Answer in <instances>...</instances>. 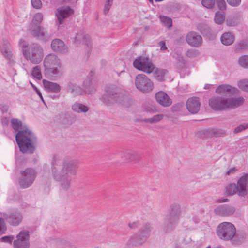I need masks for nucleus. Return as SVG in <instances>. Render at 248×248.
<instances>
[{"instance_id":"79ce46f5","label":"nucleus","mask_w":248,"mask_h":248,"mask_svg":"<svg viewBox=\"0 0 248 248\" xmlns=\"http://www.w3.org/2000/svg\"><path fill=\"white\" fill-rule=\"evenodd\" d=\"M248 128V123H244L241 124H240L237 126L234 130L233 132L234 133H238L242 132L243 130Z\"/></svg>"},{"instance_id":"de8ad7c7","label":"nucleus","mask_w":248,"mask_h":248,"mask_svg":"<svg viewBox=\"0 0 248 248\" xmlns=\"http://www.w3.org/2000/svg\"><path fill=\"white\" fill-rule=\"evenodd\" d=\"M216 3L220 10H224L226 9V4L224 0H217Z\"/></svg>"},{"instance_id":"09e8293b","label":"nucleus","mask_w":248,"mask_h":248,"mask_svg":"<svg viewBox=\"0 0 248 248\" xmlns=\"http://www.w3.org/2000/svg\"><path fill=\"white\" fill-rule=\"evenodd\" d=\"M14 239L13 236H5L0 238V241L11 244Z\"/></svg>"},{"instance_id":"8fccbe9b","label":"nucleus","mask_w":248,"mask_h":248,"mask_svg":"<svg viewBox=\"0 0 248 248\" xmlns=\"http://www.w3.org/2000/svg\"><path fill=\"white\" fill-rule=\"evenodd\" d=\"M228 3L232 6H238L240 4L241 0H226Z\"/></svg>"},{"instance_id":"f8f14e48","label":"nucleus","mask_w":248,"mask_h":248,"mask_svg":"<svg viewBox=\"0 0 248 248\" xmlns=\"http://www.w3.org/2000/svg\"><path fill=\"white\" fill-rule=\"evenodd\" d=\"M135 84L140 91L144 93L150 92L154 88V84L151 80L142 74H138L136 77Z\"/></svg>"},{"instance_id":"13d9d810","label":"nucleus","mask_w":248,"mask_h":248,"mask_svg":"<svg viewBox=\"0 0 248 248\" xmlns=\"http://www.w3.org/2000/svg\"><path fill=\"white\" fill-rule=\"evenodd\" d=\"M228 201H229V199H227V198H222L218 200V202L220 203L226 202H228Z\"/></svg>"},{"instance_id":"c9c22d12","label":"nucleus","mask_w":248,"mask_h":248,"mask_svg":"<svg viewBox=\"0 0 248 248\" xmlns=\"http://www.w3.org/2000/svg\"><path fill=\"white\" fill-rule=\"evenodd\" d=\"M225 19V16L220 13L219 12H217L216 13L215 17H214V21L216 23L220 25L222 24Z\"/></svg>"},{"instance_id":"864d4df0","label":"nucleus","mask_w":248,"mask_h":248,"mask_svg":"<svg viewBox=\"0 0 248 248\" xmlns=\"http://www.w3.org/2000/svg\"><path fill=\"white\" fill-rule=\"evenodd\" d=\"M158 46L160 47V50L162 51H164L167 49V47H166L165 42L164 41H160L158 43Z\"/></svg>"},{"instance_id":"680f3d73","label":"nucleus","mask_w":248,"mask_h":248,"mask_svg":"<svg viewBox=\"0 0 248 248\" xmlns=\"http://www.w3.org/2000/svg\"><path fill=\"white\" fill-rule=\"evenodd\" d=\"M61 117L63 118L68 119V118L70 117V115L69 114H65L64 115H62L61 116Z\"/></svg>"},{"instance_id":"774afa93","label":"nucleus","mask_w":248,"mask_h":248,"mask_svg":"<svg viewBox=\"0 0 248 248\" xmlns=\"http://www.w3.org/2000/svg\"><path fill=\"white\" fill-rule=\"evenodd\" d=\"M152 110L153 112H155L156 111V110L155 108H154V109H152Z\"/></svg>"},{"instance_id":"ea45409f","label":"nucleus","mask_w":248,"mask_h":248,"mask_svg":"<svg viewBox=\"0 0 248 248\" xmlns=\"http://www.w3.org/2000/svg\"><path fill=\"white\" fill-rule=\"evenodd\" d=\"M199 54V51L194 49H189L187 50L186 53L187 57L191 58H195L198 56Z\"/></svg>"},{"instance_id":"2eb2a0df","label":"nucleus","mask_w":248,"mask_h":248,"mask_svg":"<svg viewBox=\"0 0 248 248\" xmlns=\"http://www.w3.org/2000/svg\"><path fill=\"white\" fill-rule=\"evenodd\" d=\"M29 232L23 230L16 235V239L13 241L14 248H29L30 244Z\"/></svg>"},{"instance_id":"aec40b11","label":"nucleus","mask_w":248,"mask_h":248,"mask_svg":"<svg viewBox=\"0 0 248 248\" xmlns=\"http://www.w3.org/2000/svg\"><path fill=\"white\" fill-rule=\"evenodd\" d=\"M73 13V10L69 7H61L58 8L55 12L59 24H62L65 18H67Z\"/></svg>"},{"instance_id":"4d7b16f0","label":"nucleus","mask_w":248,"mask_h":248,"mask_svg":"<svg viewBox=\"0 0 248 248\" xmlns=\"http://www.w3.org/2000/svg\"><path fill=\"white\" fill-rule=\"evenodd\" d=\"M0 109L2 112H6L8 110V107L6 105L2 106L0 107Z\"/></svg>"},{"instance_id":"4c0bfd02","label":"nucleus","mask_w":248,"mask_h":248,"mask_svg":"<svg viewBox=\"0 0 248 248\" xmlns=\"http://www.w3.org/2000/svg\"><path fill=\"white\" fill-rule=\"evenodd\" d=\"M88 38V35H84L82 32H80L76 34L74 38V41L77 43H80L82 41L87 40Z\"/></svg>"},{"instance_id":"0e129e2a","label":"nucleus","mask_w":248,"mask_h":248,"mask_svg":"<svg viewBox=\"0 0 248 248\" xmlns=\"http://www.w3.org/2000/svg\"><path fill=\"white\" fill-rule=\"evenodd\" d=\"M62 123L63 124H71L72 122H66L64 120H63L62 121Z\"/></svg>"},{"instance_id":"e433bc0d","label":"nucleus","mask_w":248,"mask_h":248,"mask_svg":"<svg viewBox=\"0 0 248 248\" xmlns=\"http://www.w3.org/2000/svg\"><path fill=\"white\" fill-rule=\"evenodd\" d=\"M238 62L242 67L248 68V55L241 56L239 59Z\"/></svg>"},{"instance_id":"1a4fd4ad","label":"nucleus","mask_w":248,"mask_h":248,"mask_svg":"<svg viewBox=\"0 0 248 248\" xmlns=\"http://www.w3.org/2000/svg\"><path fill=\"white\" fill-rule=\"evenodd\" d=\"M152 230L151 224L145 223L140 230L138 233L132 236L127 242L128 247L138 246L144 243L150 236Z\"/></svg>"},{"instance_id":"6e6552de","label":"nucleus","mask_w":248,"mask_h":248,"mask_svg":"<svg viewBox=\"0 0 248 248\" xmlns=\"http://www.w3.org/2000/svg\"><path fill=\"white\" fill-rule=\"evenodd\" d=\"M22 52L24 58L34 64L40 63L44 57L43 49L37 43L31 44L28 49H23Z\"/></svg>"},{"instance_id":"dca6fc26","label":"nucleus","mask_w":248,"mask_h":248,"mask_svg":"<svg viewBox=\"0 0 248 248\" xmlns=\"http://www.w3.org/2000/svg\"><path fill=\"white\" fill-rule=\"evenodd\" d=\"M0 51L4 57L7 60L8 63L10 65L13 66L15 64V58L13 55L12 47L7 40H3Z\"/></svg>"},{"instance_id":"4be33fe9","label":"nucleus","mask_w":248,"mask_h":248,"mask_svg":"<svg viewBox=\"0 0 248 248\" xmlns=\"http://www.w3.org/2000/svg\"><path fill=\"white\" fill-rule=\"evenodd\" d=\"M51 47L53 51L61 54H66L68 52V47L64 42L60 39H54L51 41Z\"/></svg>"},{"instance_id":"37998d69","label":"nucleus","mask_w":248,"mask_h":248,"mask_svg":"<svg viewBox=\"0 0 248 248\" xmlns=\"http://www.w3.org/2000/svg\"><path fill=\"white\" fill-rule=\"evenodd\" d=\"M202 5L207 8H212L215 5V0H202Z\"/></svg>"},{"instance_id":"bb28decb","label":"nucleus","mask_w":248,"mask_h":248,"mask_svg":"<svg viewBox=\"0 0 248 248\" xmlns=\"http://www.w3.org/2000/svg\"><path fill=\"white\" fill-rule=\"evenodd\" d=\"M43 83L45 88L49 92L58 93L61 90L60 85L57 83L50 82L44 79L43 80Z\"/></svg>"},{"instance_id":"c85d7f7f","label":"nucleus","mask_w":248,"mask_h":248,"mask_svg":"<svg viewBox=\"0 0 248 248\" xmlns=\"http://www.w3.org/2000/svg\"><path fill=\"white\" fill-rule=\"evenodd\" d=\"M234 35L230 32H225L220 37L221 43L225 46L232 45L234 42Z\"/></svg>"},{"instance_id":"412c9836","label":"nucleus","mask_w":248,"mask_h":248,"mask_svg":"<svg viewBox=\"0 0 248 248\" xmlns=\"http://www.w3.org/2000/svg\"><path fill=\"white\" fill-rule=\"evenodd\" d=\"M216 93L221 95H234L238 94L239 90L234 87L225 84L219 85L216 90Z\"/></svg>"},{"instance_id":"c03bdc74","label":"nucleus","mask_w":248,"mask_h":248,"mask_svg":"<svg viewBox=\"0 0 248 248\" xmlns=\"http://www.w3.org/2000/svg\"><path fill=\"white\" fill-rule=\"evenodd\" d=\"M112 3L113 0H106L104 9V13L105 15L108 13Z\"/></svg>"},{"instance_id":"338daca9","label":"nucleus","mask_w":248,"mask_h":248,"mask_svg":"<svg viewBox=\"0 0 248 248\" xmlns=\"http://www.w3.org/2000/svg\"><path fill=\"white\" fill-rule=\"evenodd\" d=\"M69 0H63V2L64 3H66V2H68Z\"/></svg>"},{"instance_id":"a19ab883","label":"nucleus","mask_w":248,"mask_h":248,"mask_svg":"<svg viewBox=\"0 0 248 248\" xmlns=\"http://www.w3.org/2000/svg\"><path fill=\"white\" fill-rule=\"evenodd\" d=\"M160 20L163 22L165 26L170 28L172 26V20L170 18L166 16H160Z\"/></svg>"},{"instance_id":"7c9ffc66","label":"nucleus","mask_w":248,"mask_h":248,"mask_svg":"<svg viewBox=\"0 0 248 248\" xmlns=\"http://www.w3.org/2000/svg\"><path fill=\"white\" fill-rule=\"evenodd\" d=\"M164 116L162 114H156L153 117L149 118H145L143 119L142 121L145 123H149L150 124L156 123L160 121H161Z\"/></svg>"},{"instance_id":"4468645a","label":"nucleus","mask_w":248,"mask_h":248,"mask_svg":"<svg viewBox=\"0 0 248 248\" xmlns=\"http://www.w3.org/2000/svg\"><path fill=\"white\" fill-rule=\"evenodd\" d=\"M21 174L19 184L22 188H27L30 187L36 176V173L34 170L30 168L26 169L24 171H21Z\"/></svg>"},{"instance_id":"0eeeda50","label":"nucleus","mask_w":248,"mask_h":248,"mask_svg":"<svg viewBox=\"0 0 248 248\" xmlns=\"http://www.w3.org/2000/svg\"><path fill=\"white\" fill-rule=\"evenodd\" d=\"M45 74L57 75L62 68L61 60L54 54H49L46 56L43 62Z\"/></svg>"},{"instance_id":"3c124183","label":"nucleus","mask_w":248,"mask_h":248,"mask_svg":"<svg viewBox=\"0 0 248 248\" xmlns=\"http://www.w3.org/2000/svg\"><path fill=\"white\" fill-rule=\"evenodd\" d=\"M140 224L139 221H136L128 224V227L131 229H136L138 228Z\"/></svg>"},{"instance_id":"bf43d9fd","label":"nucleus","mask_w":248,"mask_h":248,"mask_svg":"<svg viewBox=\"0 0 248 248\" xmlns=\"http://www.w3.org/2000/svg\"><path fill=\"white\" fill-rule=\"evenodd\" d=\"M227 25L230 26H232L235 25L234 23H232V21L229 19L227 20Z\"/></svg>"},{"instance_id":"49530a36","label":"nucleus","mask_w":248,"mask_h":248,"mask_svg":"<svg viewBox=\"0 0 248 248\" xmlns=\"http://www.w3.org/2000/svg\"><path fill=\"white\" fill-rule=\"evenodd\" d=\"M32 6L35 9H40L41 8L42 4L40 0H31Z\"/></svg>"},{"instance_id":"5701e85b","label":"nucleus","mask_w":248,"mask_h":248,"mask_svg":"<svg viewBox=\"0 0 248 248\" xmlns=\"http://www.w3.org/2000/svg\"><path fill=\"white\" fill-rule=\"evenodd\" d=\"M155 98L157 102L164 107H169L172 104L171 99L168 95L163 91H159L156 93Z\"/></svg>"},{"instance_id":"6e6d98bb","label":"nucleus","mask_w":248,"mask_h":248,"mask_svg":"<svg viewBox=\"0 0 248 248\" xmlns=\"http://www.w3.org/2000/svg\"><path fill=\"white\" fill-rule=\"evenodd\" d=\"M237 170V169L235 167H233L230 169L226 173L227 175H231L234 173Z\"/></svg>"},{"instance_id":"b1692460","label":"nucleus","mask_w":248,"mask_h":248,"mask_svg":"<svg viewBox=\"0 0 248 248\" xmlns=\"http://www.w3.org/2000/svg\"><path fill=\"white\" fill-rule=\"evenodd\" d=\"M200 102L199 98L193 97L189 98L186 102V108L191 113H197L200 110Z\"/></svg>"},{"instance_id":"72a5a7b5","label":"nucleus","mask_w":248,"mask_h":248,"mask_svg":"<svg viewBox=\"0 0 248 248\" xmlns=\"http://www.w3.org/2000/svg\"><path fill=\"white\" fill-rule=\"evenodd\" d=\"M31 74L38 80H40L42 78L41 69L39 66H35L32 68Z\"/></svg>"},{"instance_id":"e2e57ef3","label":"nucleus","mask_w":248,"mask_h":248,"mask_svg":"<svg viewBox=\"0 0 248 248\" xmlns=\"http://www.w3.org/2000/svg\"><path fill=\"white\" fill-rule=\"evenodd\" d=\"M107 62L105 60H102L101 61V64L103 66H105L106 65Z\"/></svg>"},{"instance_id":"58836bf2","label":"nucleus","mask_w":248,"mask_h":248,"mask_svg":"<svg viewBox=\"0 0 248 248\" xmlns=\"http://www.w3.org/2000/svg\"><path fill=\"white\" fill-rule=\"evenodd\" d=\"M238 86L242 90L248 92V79H245L240 80L238 82Z\"/></svg>"},{"instance_id":"cd10ccee","label":"nucleus","mask_w":248,"mask_h":248,"mask_svg":"<svg viewBox=\"0 0 248 248\" xmlns=\"http://www.w3.org/2000/svg\"><path fill=\"white\" fill-rule=\"evenodd\" d=\"M84 91L87 93H92L95 92V86L90 78H86L83 82Z\"/></svg>"},{"instance_id":"ddd939ff","label":"nucleus","mask_w":248,"mask_h":248,"mask_svg":"<svg viewBox=\"0 0 248 248\" xmlns=\"http://www.w3.org/2000/svg\"><path fill=\"white\" fill-rule=\"evenodd\" d=\"M134 67L144 72L150 74L155 69V66L149 58L144 56H140L133 62Z\"/></svg>"},{"instance_id":"f257e3e1","label":"nucleus","mask_w":248,"mask_h":248,"mask_svg":"<svg viewBox=\"0 0 248 248\" xmlns=\"http://www.w3.org/2000/svg\"><path fill=\"white\" fill-rule=\"evenodd\" d=\"M79 165V161L76 159L66 157L61 162L56 157H53L51 162L52 175L59 182L61 190L69 189L73 179L78 174Z\"/></svg>"},{"instance_id":"6ab92c4d","label":"nucleus","mask_w":248,"mask_h":248,"mask_svg":"<svg viewBox=\"0 0 248 248\" xmlns=\"http://www.w3.org/2000/svg\"><path fill=\"white\" fill-rule=\"evenodd\" d=\"M187 43L193 47H198L202 45V38L201 35L195 31H190L186 37Z\"/></svg>"},{"instance_id":"603ef678","label":"nucleus","mask_w":248,"mask_h":248,"mask_svg":"<svg viewBox=\"0 0 248 248\" xmlns=\"http://www.w3.org/2000/svg\"><path fill=\"white\" fill-rule=\"evenodd\" d=\"M31 86L33 87V88L34 89V90L36 91L37 94L39 96V97H40L42 101L44 103H45L44 100L43 98V96H42V94H41V92H40V91L39 90H38L37 87H35L33 84H32V83L31 82Z\"/></svg>"},{"instance_id":"a18cd8bd","label":"nucleus","mask_w":248,"mask_h":248,"mask_svg":"<svg viewBox=\"0 0 248 248\" xmlns=\"http://www.w3.org/2000/svg\"><path fill=\"white\" fill-rule=\"evenodd\" d=\"M6 229L7 228L5 225L4 219L2 218H0V236L5 233Z\"/></svg>"},{"instance_id":"7ed1b4c3","label":"nucleus","mask_w":248,"mask_h":248,"mask_svg":"<svg viewBox=\"0 0 248 248\" xmlns=\"http://www.w3.org/2000/svg\"><path fill=\"white\" fill-rule=\"evenodd\" d=\"M129 99V96L124 90L113 84L108 85L105 87V93L100 98V100L107 106L115 103L128 106Z\"/></svg>"},{"instance_id":"052dcab7","label":"nucleus","mask_w":248,"mask_h":248,"mask_svg":"<svg viewBox=\"0 0 248 248\" xmlns=\"http://www.w3.org/2000/svg\"><path fill=\"white\" fill-rule=\"evenodd\" d=\"M116 72L117 73V74L118 75V76H120V74L123 72H124L125 71H124V68L123 67V69L120 70H116Z\"/></svg>"},{"instance_id":"9d476101","label":"nucleus","mask_w":248,"mask_h":248,"mask_svg":"<svg viewBox=\"0 0 248 248\" xmlns=\"http://www.w3.org/2000/svg\"><path fill=\"white\" fill-rule=\"evenodd\" d=\"M43 19V15L41 13H36L31 24V29L34 37L46 41L47 40L48 36L47 35L46 29L41 26Z\"/></svg>"},{"instance_id":"f3484780","label":"nucleus","mask_w":248,"mask_h":248,"mask_svg":"<svg viewBox=\"0 0 248 248\" xmlns=\"http://www.w3.org/2000/svg\"><path fill=\"white\" fill-rule=\"evenodd\" d=\"M236 211L235 207L228 204L219 205L214 210V213L220 217H229L233 215Z\"/></svg>"},{"instance_id":"393cba45","label":"nucleus","mask_w":248,"mask_h":248,"mask_svg":"<svg viewBox=\"0 0 248 248\" xmlns=\"http://www.w3.org/2000/svg\"><path fill=\"white\" fill-rule=\"evenodd\" d=\"M22 218V215L18 212L11 213L6 217L7 221L13 226L18 225L21 222Z\"/></svg>"},{"instance_id":"c756f323","label":"nucleus","mask_w":248,"mask_h":248,"mask_svg":"<svg viewBox=\"0 0 248 248\" xmlns=\"http://www.w3.org/2000/svg\"><path fill=\"white\" fill-rule=\"evenodd\" d=\"M71 109L73 111L80 113L88 112L89 108L83 104L76 102L72 105Z\"/></svg>"},{"instance_id":"5fc2aeb1","label":"nucleus","mask_w":248,"mask_h":248,"mask_svg":"<svg viewBox=\"0 0 248 248\" xmlns=\"http://www.w3.org/2000/svg\"><path fill=\"white\" fill-rule=\"evenodd\" d=\"M19 45L23 49H26L25 48L28 49L27 47V45L26 43V42L23 40L22 39H21L19 42Z\"/></svg>"},{"instance_id":"20e7f679","label":"nucleus","mask_w":248,"mask_h":248,"mask_svg":"<svg viewBox=\"0 0 248 248\" xmlns=\"http://www.w3.org/2000/svg\"><path fill=\"white\" fill-rule=\"evenodd\" d=\"M244 102L242 96L225 97L215 96L209 100L210 107L216 111H223L230 108H235L242 105Z\"/></svg>"},{"instance_id":"f03ea898","label":"nucleus","mask_w":248,"mask_h":248,"mask_svg":"<svg viewBox=\"0 0 248 248\" xmlns=\"http://www.w3.org/2000/svg\"><path fill=\"white\" fill-rule=\"evenodd\" d=\"M11 123L12 128L15 131H18L16 135V140L20 151L24 154H32L37 143L35 135L27 127L19 130L22 126V123L19 119L12 118Z\"/></svg>"},{"instance_id":"69168bd1","label":"nucleus","mask_w":248,"mask_h":248,"mask_svg":"<svg viewBox=\"0 0 248 248\" xmlns=\"http://www.w3.org/2000/svg\"><path fill=\"white\" fill-rule=\"evenodd\" d=\"M193 220H194V221H195V222H196V223L199 222V219H198V218H196V217H194V218H193Z\"/></svg>"},{"instance_id":"423d86ee","label":"nucleus","mask_w":248,"mask_h":248,"mask_svg":"<svg viewBox=\"0 0 248 248\" xmlns=\"http://www.w3.org/2000/svg\"><path fill=\"white\" fill-rule=\"evenodd\" d=\"M180 213V208L178 205L171 206L164 220L163 231L165 233H169L174 229L178 222Z\"/></svg>"},{"instance_id":"a211bd4d","label":"nucleus","mask_w":248,"mask_h":248,"mask_svg":"<svg viewBox=\"0 0 248 248\" xmlns=\"http://www.w3.org/2000/svg\"><path fill=\"white\" fill-rule=\"evenodd\" d=\"M121 156L127 162H137L141 159V155L137 151L130 149L122 152Z\"/></svg>"},{"instance_id":"f704fd0d","label":"nucleus","mask_w":248,"mask_h":248,"mask_svg":"<svg viewBox=\"0 0 248 248\" xmlns=\"http://www.w3.org/2000/svg\"><path fill=\"white\" fill-rule=\"evenodd\" d=\"M69 89L71 90L70 92L74 95H77L82 93V90L80 87L73 84L69 85Z\"/></svg>"},{"instance_id":"9b49d317","label":"nucleus","mask_w":248,"mask_h":248,"mask_svg":"<svg viewBox=\"0 0 248 248\" xmlns=\"http://www.w3.org/2000/svg\"><path fill=\"white\" fill-rule=\"evenodd\" d=\"M236 233L234 226L231 223L224 222L220 223L217 228L218 236L223 240L227 241L233 238Z\"/></svg>"},{"instance_id":"a878e982","label":"nucleus","mask_w":248,"mask_h":248,"mask_svg":"<svg viewBox=\"0 0 248 248\" xmlns=\"http://www.w3.org/2000/svg\"><path fill=\"white\" fill-rule=\"evenodd\" d=\"M226 134L225 130L217 128H209L205 131V135L208 137H223Z\"/></svg>"},{"instance_id":"39448f33","label":"nucleus","mask_w":248,"mask_h":248,"mask_svg":"<svg viewBox=\"0 0 248 248\" xmlns=\"http://www.w3.org/2000/svg\"><path fill=\"white\" fill-rule=\"evenodd\" d=\"M225 192L228 196L237 193L240 197H245L248 193V173L242 176L237 181V184L231 183L225 187Z\"/></svg>"},{"instance_id":"2f4dec72","label":"nucleus","mask_w":248,"mask_h":248,"mask_svg":"<svg viewBox=\"0 0 248 248\" xmlns=\"http://www.w3.org/2000/svg\"><path fill=\"white\" fill-rule=\"evenodd\" d=\"M248 48V40L244 39L238 43L235 46V49L237 51H243Z\"/></svg>"},{"instance_id":"473e14b6","label":"nucleus","mask_w":248,"mask_h":248,"mask_svg":"<svg viewBox=\"0 0 248 248\" xmlns=\"http://www.w3.org/2000/svg\"><path fill=\"white\" fill-rule=\"evenodd\" d=\"M166 73L165 70L157 69L154 72V76L157 80L162 81L164 80Z\"/></svg>"}]
</instances>
